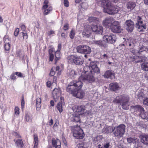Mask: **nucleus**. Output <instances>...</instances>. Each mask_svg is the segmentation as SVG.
Segmentation results:
<instances>
[{
	"label": "nucleus",
	"instance_id": "4be33fe9",
	"mask_svg": "<svg viewBox=\"0 0 148 148\" xmlns=\"http://www.w3.org/2000/svg\"><path fill=\"white\" fill-rule=\"evenodd\" d=\"M14 141L15 142L16 147L17 148H23L24 145L23 140L21 138L14 139Z\"/></svg>",
	"mask_w": 148,
	"mask_h": 148
},
{
	"label": "nucleus",
	"instance_id": "774afa93",
	"mask_svg": "<svg viewBox=\"0 0 148 148\" xmlns=\"http://www.w3.org/2000/svg\"><path fill=\"white\" fill-rule=\"evenodd\" d=\"M51 85V83L50 81H48L47 83V85L48 87H50Z\"/></svg>",
	"mask_w": 148,
	"mask_h": 148
},
{
	"label": "nucleus",
	"instance_id": "5fc2aeb1",
	"mask_svg": "<svg viewBox=\"0 0 148 148\" xmlns=\"http://www.w3.org/2000/svg\"><path fill=\"white\" fill-rule=\"evenodd\" d=\"M15 75V73L12 74L10 76V78L12 80H15L16 79Z\"/></svg>",
	"mask_w": 148,
	"mask_h": 148
},
{
	"label": "nucleus",
	"instance_id": "3c124183",
	"mask_svg": "<svg viewBox=\"0 0 148 148\" xmlns=\"http://www.w3.org/2000/svg\"><path fill=\"white\" fill-rule=\"evenodd\" d=\"M25 106V101L24 98V97L23 96L22 100H21V108L22 109H23L24 107Z\"/></svg>",
	"mask_w": 148,
	"mask_h": 148
},
{
	"label": "nucleus",
	"instance_id": "39448f33",
	"mask_svg": "<svg viewBox=\"0 0 148 148\" xmlns=\"http://www.w3.org/2000/svg\"><path fill=\"white\" fill-rule=\"evenodd\" d=\"M69 63L73 62L77 65H82L83 63L84 60L82 57L74 55H71L67 58Z\"/></svg>",
	"mask_w": 148,
	"mask_h": 148
},
{
	"label": "nucleus",
	"instance_id": "c756f323",
	"mask_svg": "<svg viewBox=\"0 0 148 148\" xmlns=\"http://www.w3.org/2000/svg\"><path fill=\"white\" fill-rule=\"evenodd\" d=\"M34 148H38V140L37 135L34 134Z\"/></svg>",
	"mask_w": 148,
	"mask_h": 148
},
{
	"label": "nucleus",
	"instance_id": "8fccbe9b",
	"mask_svg": "<svg viewBox=\"0 0 148 148\" xmlns=\"http://www.w3.org/2000/svg\"><path fill=\"white\" fill-rule=\"evenodd\" d=\"M143 103L144 105L148 106V97H146L143 100Z\"/></svg>",
	"mask_w": 148,
	"mask_h": 148
},
{
	"label": "nucleus",
	"instance_id": "2eb2a0df",
	"mask_svg": "<svg viewBox=\"0 0 148 148\" xmlns=\"http://www.w3.org/2000/svg\"><path fill=\"white\" fill-rule=\"evenodd\" d=\"M92 32V26L88 25L87 28H85L83 32V34L84 36L86 38H88L91 36Z\"/></svg>",
	"mask_w": 148,
	"mask_h": 148
},
{
	"label": "nucleus",
	"instance_id": "338daca9",
	"mask_svg": "<svg viewBox=\"0 0 148 148\" xmlns=\"http://www.w3.org/2000/svg\"><path fill=\"white\" fill-rule=\"evenodd\" d=\"M138 51L137 50H136L135 49H133L132 50V52L133 53V54L135 55L136 54V53H138Z\"/></svg>",
	"mask_w": 148,
	"mask_h": 148
},
{
	"label": "nucleus",
	"instance_id": "dca6fc26",
	"mask_svg": "<svg viewBox=\"0 0 148 148\" xmlns=\"http://www.w3.org/2000/svg\"><path fill=\"white\" fill-rule=\"evenodd\" d=\"M121 86L116 82L111 83L109 85L110 90L114 91L119 90L121 88Z\"/></svg>",
	"mask_w": 148,
	"mask_h": 148
},
{
	"label": "nucleus",
	"instance_id": "58836bf2",
	"mask_svg": "<svg viewBox=\"0 0 148 148\" xmlns=\"http://www.w3.org/2000/svg\"><path fill=\"white\" fill-rule=\"evenodd\" d=\"M140 115L141 117L143 119H146L148 121V115H147L146 113L145 112L144 110L141 112L140 113Z\"/></svg>",
	"mask_w": 148,
	"mask_h": 148
},
{
	"label": "nucleus",
	"instance_id": "a19ab883",
	"mask_svg": "<svg viewBox=\"0 0 148 148\" xmlns=\"http://www.w3.org/2000/svg\"><path fill=\"white\" fill-rule=\"evenodd\" d=\"M25 120L27 122L31 121L32 118L28 113L25 114Z\"/></svg>",
	"mask_w": 148,
	"mask_h": 148
},
{
	"label": "nucleus",
	"instance_id": "a18cd8bd",
	"mask_svg": "<svg viewBox=\"0 0 148 148\" xmlns=\"http://www.w3.org/2000/svg\"><path fill=\"white\" fill-rule=\"evenodd\" d=\"M75 31L73 29L71 30L69 34L70 37L71 39H73L74 38L75 35Z\"/></svg>",
	"mask_w": 148,
	"mask_h": 148
},
{
	"label": "nucleus",
	"instance_id": "680f3d73",
	"mask_svg": "<svg viewBox=\"0 0 148 148\" xmlns=\"http://www.w3.org/2000/svg\"><path fill=\"white\" fill-rule=\"evenodd\" d=\"M69 28V25L68 24H66L64 27V30H66L68 29Z\"/></svg>",
	"mask_w": 148,
	"mask_h": 148
},
{
	"label": "nucleus",
	"instance_id": "bf43d9fd",
	"mask_svg": "<svg viewBox=\"0 0 148 148\" xmlns=\"http://www.w3.org/2000/svg\"><path fill=\"white\" fill-rule=\"evenodd\" d=\"M64 0V6L66 7H68L69 6V2L67 0Z\"/></svg>",
	"mask_w": 148,
	"mask_h": 148
},
{
	"label": "nucleus",
	"instance_id": "bb28decb",
	"mask_svg": "<svg viewBox=\"0 0 148 148\" xmlns=\"http://www.w3.org/2000/svg\"><path fill=\"white\" fill-rule=\"evenodd\" d=\"M79 114H73L72 117V120L74 122H76L77 123H80V119L79 116Z\"/></svg>",
	"mask_w": 148,
	"mask_h": 148
},
{
	"label": "nucleus",
	"instance_id": "f03ea898",
	"mask_svg": "<svg viewBox=\"0 0 148 148\" xmlns=\"http://www.w3.org/2000/svg\"><path fill=\"white\" fill-rule=\"evenodd\" d=\"M130 99L129 97L125 95H122L116 97L114 99L113 102L116 103L122 102V108L125 110H128L129 106Z\"/></svg>",
	"mask_w": 148,
	"mask_h": 148
},
{
	"label": "nucleus",
	"instance_id": "20e7f679",
	"mask_svg": "<svg viewBox=\"0 0 148 148\" xmlns=\"http://www.w3.org/2000/svg\"><path fill=\"white\" fill-rule=\"evenodd\" d=\"M114 134L115 136L120 138L123 136L125 133V126L123 124H120L118 126L114 127Z\"/></svg>",
	"mask_w": 148,
	"mask_h": 148
},
{
	"label": "nucleus",
	"instance_id": "6ab92c4d",
	"mask_svg": "<svg viewBox=\"0 0 148 148\" xmlns=\"http://www.w3.org/2000/svg\"><path fill=\"white\" fill-rule=\"evenodd\" d=\"M72 110L74 112H82L83 113L85 110V107L84 105H82L80 106L75 105L72 107Z\"/></svg>",
	"mask_w": 148,
	"mask_h": 148
},
{
	"label": "nucleus",
	"instance_id": "f257e3e1",
	"mask_svg": "<svg viewBox=\"0 0 148 148\" xmlns=\"http://www.w3.org/2000/svg\"><path fill=\"white\" fill-rule=\"evenodd\" d=\"M84 71L78 78V81L73 80L66 87V91L73 95L77 88H82L83 85L82 82L86 83H91L92 82V65L91 62L89 66H86L83 69Z\"/></svg>",
	"mask_w": 148,
	"mask_h": 148
},
{
	"label": "nucleus",
	"instance_id": "de8ad7c7",
	"mask_svg": "<svg viewBox=\"0 0 148 148\" xmlns=\"http://www.w3.org/2000/svg\"><path fill=\"white\" fill-rule=\"evenodd\" d=\"M48 36H53L55 34V32L54 31L52 30H51L49 31L48 32Z\"/></svg>",
	"mask_w": 148,
	"mask_h": 148
},
{
	"label": "nucleus",
	"instance_id": "603ef678",
	"mask_svg": "<svg viewBox=\"0 0 148 148\" xmlns=\"http://www.w3.org/2000/svg\"><path fill=\"white\" fill-rule=\"evenodd\" d=\"M19 31V29L17 28L16 29L14 32V35L15 36H18Z\"/></svg>",
	"mask_w": 148,
	"mask_h": 148
},
{
	"label": "nucleus",
	"instance_id": "f704fd0d",
	"mask_svg": "<svg viewBox=\"0 0 148 148\" xmlns=\"http://www.w3.org/2000/svg\"><path fill=\"white\" fill-rule=\"evenodd\" d=\"M143 90L139 91L137 94V97L139 100H142L145 97V94L143 93Z\"/></svg>",
	"mask_w": 148,
	"mask_h": 148
},
{
	"label": "nucleus",
	"instance_id": "7c9ffc66",
	"mask_svg": "<svg viewBox=\"0 0 148 148\" xmlns=\"http://www.w3.org/2000/svg\"><path fill=\"white\" fill-rule=\"evenodd\" d=\"M141 141L143 143L148 145V135L142 136Z\"/></svg>",
	"mask_w": 148,
	"mask_h": 148
},
{
	"label": "nucleus",
	"instance_id": "0e129e2a",
	"mask_svg": "<svg viewBox=\"0 0 148 148\" xmlns=\"http://www.w3.org/2000/svg\"><path fill=\"white\" fill-rule=\"evenodd\" d=\"M55 74V72L53 71V68L52 69L50 73V75L51 76H53Z\"/></svg>",
	"mask_w": 148,
	"mask_h": 148
},
{
	"label": "nucleus",
	"instance_id": "423d86ee",
	"mask_svg": "<svg viewBox=\"0 0 148 148\" xmlns=\"http://www.w3.org/2000/svg\"><path fill=\"white\" fill-rule=\"evenodd\" d=\"M116 39L115 35L112 34L104 35L103 37V40L108 44H113Z\"/></svg>",
	"mask_w": 148,
	"mask_h": 148
},
{
	"label": "nucleus",
	"instance_id": "412c9836",
	"mask_svg": "<svg viewBox=\"0 0 148 148\" xmlns=\"http://www.w3.org/2000/svg\"><path fill=\"white\" fill-rule=\"evenodd\" d=\"M103 31V28L101 26L96 25L93 27V33L94 34H101Z\"/></svg>",
	"mask_w": 148,
	"mask_h": 148
},
{
	"label": "nucleus",
	"instance_id": "37998d69",
	"mask_svg": "<svg viewBox=\"0 0 148 148\" xmlns=\"http://www.w3.org/2000/svg\"><path fill=\"white\" fill-rule=\"evenodd\" d=\"M57 108L60 112L61 113L63 110L62 103H59L57 105Z\"/></svg>",
	"mask_w": 148,
	"mask_h": 148
},
{
	"label": "nucleus",
	"instance_id": "052dcab7",
	"mask_svg": "<svg viewBox=\"0 0 148 148\" xmlns=\"http://www.w3.org/2000/svg\"><path fill=\"white\" fill-rule=\"evenodd\" d=\"M49 60L52 61L54 58V55L53 54H49Z\"/></svg>",
	"mask_w": 148,
	"mask_h": 148
},
{
	"label": "nucleus",
	"instance_id": "72a5a7b5",
	"mask_svg": "<svg viewBox=\"0 0 148 148\" xmlns=\"http://www.w3.org/2000/svg\"><path fill=\"white\" fill-rule=\"evenodd\" d=\"M141 67L142 70L144 71H148V62H145L141 65Z\"/></svg>",
	"mask_w": 148,
	"mask_h": 148
},
{
	"label": "nucleus",
	"instance_id": "7ed1b4c3",
	"mask_svg": "<svg viewBox=\"0 0 148 148\" xmlns=\"http://www.w3.org/2000/svg\"><path fill=\"white\" fill-rule=\"evenodd\" d=\"M72 131L73 136L76 138L81 139L84 137L85 134L78 124L74 126Z\"/></svg>",
	"mask_w": 148,
	"mask_h": 148
},
{
	"label": "nucleus",
	"instance_id": "b1692460",
	"mask_svg": "<svg viewBox=\"0 0 148 148\" xmlns=\"http://www.w3.org/2000/svg\"><path fill=\"white\" fill-rule=\"evenodd\" d=\"M52 144L53 147L55 148H60L61 147V142L60 140L58 139H53Z\"/></svg>",
	"mask_w": 148,
	"mask_h": 148
},
{
	"label": "nucleus",
	"instance_id": "393cba45",
	"mask_svg": "<svg viewBox=\"0 0 148 148\" xmlns=\"http://www.w3.org/2000/svg\"><path fill=\"white\" fill-rule=\"evenodd\" d=\"M85 0H76L75 2L77 3H80L82 8L86 9L88 7V5L86 2H85Z\"/></svg>",
	"mask_w": 148,
	"mask_h": 148
},
{
	"label": "nucleus",
	"instance_id": "ddd939ff",
	"mask_svg": "<svg viewBox=\"0 0 148 148\" xmlns=\"http://www.w3.org/2000/svg\"><path fill=\"white\" fill-rule=\"evenodd\" d=\"M61 91L60 88H55L52 92V96L56 101L60 97Z\"/></svg>",
	"mask_w": 148,
	"mask_h": 148
},
{
	"label": "nucleus",
	"instance_id": "0eeeda50",
	"mask_svg": "<svg viewBox=\"0 0 148 148\" xmlns=\"http://www.w3.org/2000/svg\"><path fill=\"white\" fill-rule=\"evenodd\" d=\"M137 23L136 25L138 30L139 32H144L146 29V26L145 23H144L141 17L138 16L137 18Z\"/></svg>",
	"mask_w": 148,
	"mask_h": 148
},
{
	"label": "nucleus",
	"instance_id": "4d7b16f0",
	"mask_svg": "<svg viewBox=\"0 0 148 148\" xmlns=\"http://www.w3.org/2000/svg\"><path fill=\"white\" fill-rule=\"evenodd\" d=\"M15 74L19 77H23L22 74L20 72H15Z\"/></svg>",
	"mask_w": 148,
	"mask_h": 148
},
{
	"label": "nucleus",
	"instance_id": "e2e57ef3",
	"mask_svg": "<svg viewBox=\"0 0 148 148\" xmlns=\"http://www.w3.org/2000/svg\"><path fill=\"white\" fill-rule=\"evenodd\" d=\"M110 146V144L109 143H107L106 144L103 146V147H99L98 148H108Z\"/></svg>",
	"mask_w": 148,
	"mask_h": 148
},
{
	"label": "nucleus",
	"instance_id": "a878e982",
	"mask_svg": "<svg viewBox=\"0 0 148 148\" xmlns=\"http://www.w3.org/2000/svg\"><path fill=\"white\" fill-rule=\"evenodd\" d=\"M127 141L129 143H133L135 144H138L139 142V139L135 137H130L127 138Z\"/></svg>",
	"mask_w": 148,
	"mask_h": 148
},
{
	"label": "nucleus",
	"instance_id": "5701e85b",
	"mask_svg": "<svg viewBox=\"0 0 148 148\" xmlns=\"http://www.w3.org/2000/svg\"><path fill=\"white\" fill-rule=\"evenodd\" d=\"M114 130V127L109 126H106L102 130L103 132L105 133H110Z\"/></svg>",
	"mask_w": 148,
	"mask_h": 148
},
{
	"label": "nucleus",
	"instance_id": "1a4fd4ad",
	"mask_svg": "<svg viewBox=\"0 0 148 148\" xmlns=\"http://www.w3.org/2000/svg\"><path fill=\"white\" fill-rule=\"evenodd\" d=\"M78 52L84 54H89L91 51L90 48L86 45H80L77 47Z\"/></svg>",
	"mask_w": 148,
	"mask_h": 148
},
{
	"label": "nucleus",
	"instance_id": "79ce46f5",
	"mask_svg": "<svg viewBox=\"0 0 148 148\" xmlns=\"http://www.w3.org/2000/svg\"><path fill=\"white\" fill-rule=\"evenodd\" d=\"M52 8L51 6H48V8L45 9H44L45 10L44 12V14L45 15H47L48 14L50 11L52 10Z\"/></svg>",
	"mask_w": 148,
	"mask_h": 148
},
{
	"label": "nucleus",
	"instance_id": "c03bdc74",
	"mask_svg": "<svg viewBox=\"0 0 148 148\" xmlns=\"http://www.w3.org/2000/svg\"><path fill=\"white\" fill-rule=\"evenodd\" d=\"M0 108L2 110L3 112L6 111V106L5 104L0 103Z\"/></svg>",
	"mask_w": 148,
	"mask_h": 148
},
{
	"label": "nucleus",
	"instance_id": "2f4dec72",
	"mask_svg": "<svg viewBox=\"0 0 148 148\" xmlns=\"http://www.w3.org/2000/svg\"><path fill=\"white\" fill-rule=\"evenodd\" d=\"M136 40L134 39H129L127 40V45L130 47H133L135 45Z\"/></svg>",
	"mask_w": 148,
	"mask_h": 148
},
{
	"label": "nucleus",
	"instance_id": "473e14b6",
	"mask_svg": "<svg viewBox=\"0 0 148 148\" xmlns=\"http://www.w3.org/2000/svg\"><path fill=\"white\" fill-rule=\"evenodd\" d=\"M41 99L40 98H37L36 99V110H40L41 106Z\"/></svg>",
	"mask_w": 148,
	"mask_h": 148
},
{
	"label": "nucleus",
	"instance_id": "864d4df0",
	"mask_svg": "<svg viewBox=\"0 0 148 148\" xmlns=\"http://www.w3.org/2000/svg\"><path fill=\"white\" fill-rule=\"evenodd\" d=\"M15 111V114L16 115H18L19 114V109L18 107H15L14 109Z\"/></svg>",
	"mask_w": 148,
	"mask_h": 148
},
{
	"label": "nucleus",
	"instance_id": "c85d7f7f",
	"mask_svg": "<svg viewBox=\"0 0 148 148\" xmlns=\"http://www.w3.org/2000/svg\"><path fill=\"white\" fill-rule=\"evenodd\" d=\"M132 108H134L135 111L138 112L140 113L141 112L144 111L143 108L141 106L139 105H137L136 106H133L131 107Z\"/></svg>",
	"mask_w": 148,
	"mask_h": 148
},
{
	"label": "nucleus",
	"instance_id": "f3484780",
	"mask_svg": "<svg viewBox=\"0 0 148 148\" xmlns=\"http://www.w3.org/2000/svg\"><path fill=\"white\" fill-rule=\"evenodd\" d=\"M146 59V58L144 56H136V58L134 57H131L130 59L133 62H139L144 61Z\"/></svg>",
	"mask_w": 148,
	"mask_h": 148
},
{
	"label": "nucleus",
	"instance_id": "6e6d98bb",
	"mask_svg": "<svg viewBox=\"0 0 148 148\" xmlns=\"http://www.w3.org/2000/svg\"><path fill=\"white\" fill-rule=\"evenodd\" d=\"M20 27L21 29L23 31H25L26 29V28L25 26L24 25L21 24V25Z\"/></svg>",
	"mask_w": 148,
	"mask_h": 148
},
{
	"label": "nucleus",
	"instance_id": "4c0bfd02",
	"mask_svg": "<svg viewBox=\"0 0 148 148\" xmlns=\"http://www.w3.org/2000/svg\"><path fill=\"white\" fill-rule=\"evenodd\" d=\"M12 134L15 137L14 139H20L21 138V136L18 132H13L12 133Z\"/></svg>",
	"mask_w": 148,
	"mask_h": 148
},
{
	"label": "nucleus",
	"instance_id": "e433bc0d",
	"mask_svg": "<svg viewBox=\"0 0 148 148\" xmlns=\"http://www.w3.org/2000/svg\"><path fill=\"white\" fill-rule=\"evenodd\" d=\"M93 44L99 45L101 46H103L104 47H107V45H103L102 44V41L101 40L98 41H93Z\"/></svg>",
	"mask_w": 148,
	"mask_h": 148
},
{
	"label": "nucleus",
	"instance_id": "09e8293b",
	"mask_svg": "<svg viewBox=\"0 0 148 148\" xmlns=\"http://www.w3.org/2000/svg\"><path fill=\"white\" fill-rule=\"evenodd\" d=\"M146 50L145 47L143 46H141L138 51V53H140L143 51H145Z\"/></svg>",
	"mask_w": 148,
	"mask_h": 148
},
{
	"label": "nucleus",
	"instance_id": "4468645a",
	"mask_svg": "<svg viewBox=\"0 0 148 148\" xmlns=\"http://www.w3.org/2000/svg\"><path fill=\"white\" fill-rule=\"evenodd\" d=\"M114 21L113 18L107 17L104 19L103 21V25L106 27H110L111 25Z\"/></svg>",
	"mask_w": 148,
	"mask_h": 148
},
{
	"label": "nucleus",
	"instance_id": "c9c22d12",
	"mask_svg": "<svg viewBox=\"0 0 148 148\" xmlns=\"http://www.w3.org/2000/svg\"><path fill=\"white\" fill-rule=\"evenodd\" d=\"M61 56V54L60 53V51H56L55 52V56L56 57L55 60L56 61L55 63H56L57 61L60 58Z\"/></svg>",
	"mask_w": 148,
	"mask_h": 148
},
{
	"label": "nucleus",
	"instance_id": "6e6552de",
	"mask_svg": "<svg viewBox=\"0 0 148 148\" xmlns=\"http://www.w3.org/2000/svg\"><path fill=\"white\" fill-rule=\"evenodd\" d=\"M110 28L111 31L114 33H119L121 31L120 23L118 21H114L111 25Z\"/></svg>",
	"mask_w": 148,
	"mask_h": 148
},
{
	"label": "nucleus",
	"instance_id": "9d476101",
	"mask_svg": "<svg viewBox=\"0 0 148 148\" xmlns=\"http://www.w3.org/2000/svg\"><path fill=\"white\" fill-rule=\"evenodd\" d=\"M4 42V47L5 51H9L10 49V45L11 43V41L10 38L8 36H5L3 39Z\"/></svg>",
	"mask_w": 148,
	"mask_h": 148
},
{
	"label": "nucleus",
	"instance_id": "f8f14e48",
	"mask_svg": "<svg viewBox=\"0 0 148 148\" xmlns=\"http://www.w3.org/2000/svg\"><path fill=\"white\" fill-rule=\"evenodd\" d=\"M77 71H78V73L77 72L75 71L73 69H69L67 70V74L68 76L71 78H74L75 76L77 75V74H79L81 73V69H77Z\"/></svg>",
	"mask_w": 148,
	"mask_h": 148
},
{
	"label": "nucleus",
	"instance_id": "aec40b11",
	"mask_svg": "<svg viewBox=\"0 0 148 148\" xmlns=\"http://www.w3.org/2000/svg\"><path fill=\"white\" fill-rule=\"evenodd\" d=\"M103 76L105 78L113 79L115 77V74L112 70H108L105 72Z\"/></svg>",
	"mask_w": 148,
	"mask_h": 148
},
{
	"label": "nucleus",
	"instance_id": "cd10ccee",
	"mask_svg": "<svg viewBox=\"0 0 148 148\" xmlns=\"http://www.w3.org/2000/svg\"><path fill=\"white\" fill-rule=\"evenodd\" d=\"M136 5V4L132 2H129L127 3L126 4L127 8L130 10L133 9Z\"/></svg>",
	"mask_w": 148,
	"mask_h": 148
},
{
	"label": "nucleus",
	"instance_id": "a211bd4d",
	"mask_svg": "<svg viewBox=\"0 0 148 148\" xmlns=\"http://www.w3.org/2000/svg\"><path fill=\"white\" fill-rule=\"evenodd\" d=\"M84 92L81 90V88H77L73 95L77 98L82 99L84 97Z\"/></svg>",
	"mask_w": 148,
	"mask_h": 148
},
{
	"label": "nucleus",
	"instance_id": "13d9d810",
	"mask_svg": "<svg viewBox=\"0 0 148 148\" xmlns=\"http://www.w3.org/2000/svg\"><path fill=\"white\" fill-rule=\"evenodd\" d=\"M23 36L24 39H26L28 38V35L26 33L22 32Z\"/></svg>",
	"mask_w": 148,
	"mask_h": 148
},
{
	"label": "nucleus",
	"instance_id": "69168bd1",
	"mask_svg": "<svg viewBox=\"0 0 148 148\" xmlns=\"http://www.w3.org/2000/svg\"><path fill=\"white\" fill-rule=\"evenodd\" d=\"M62 47V45L60 43L58 45V49L57 51H60Z\"/></svg>",
	"mask_w": 148,
	"mask_h": 148
},
{
	"label": "nucleus",
	"instance_id": "9b49d317",
	"mask_svg": "<svg viewBox=\"0 0 148 148\" xmlns=\"http://www.w3.org/2000/svg\"><path fill=\"white\" fill-rule=\"evenodd\" d=\"M125 28L129 32H131L134 28V23L130 20H127L125 22Z\"/></svg>",
	"mask_w": 148,
	"mask_h": 148
},
{
	"label": "nucleus",
	"instance_id": "49530a36",
	"mask_svg": "<svg viewBox=\"0 0 148 148\" xmlns=\"http://www.w3.org/2000/svg\"><path fill=\"white\" fill-rule=\"evenodd\" d=\"M49 1L48 0H45L44 1V3L45 4L42 7V9H45L48 8V6H49L48 5Z\"/></svg>",
	"mask_w": 148,
	"mask_h": 148
},
{
	"label": "nucleus",
	"instance_id": "ea45409f",
	"mask_svg": "<svg viewBox=\"0 0 148 148\" xmlns=\"http://www.w3.org/2000/svg\"><path fill=\"white\" fill-rule=\"evenodd\" d=\"M93 72L99 74L100 73V70L97 66V64L93 65Z\"/></svg>",
	"mask_w": 148,
	"mask_h": 148
}]
</instances>
